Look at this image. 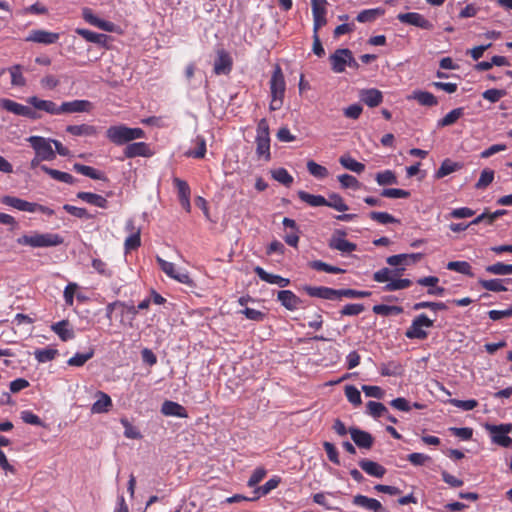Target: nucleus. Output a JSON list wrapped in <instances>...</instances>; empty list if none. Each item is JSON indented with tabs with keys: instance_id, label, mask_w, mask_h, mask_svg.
I'll use <instances>...</instances> for the list:
<instances>
[{
	"instance_id": "1",
	"label": "nucleus",
	"mask_w": 512,
	"mask_h": 512,
	"mask_svg": "<svg viewBox=\"0 0 512 512\" xmlns=\"http://www.w3.org/2000/svg\"><path fill=\"white\" fill-rule=\"evenodd\" d=\"M107 139L115 145H123L125 143L142 139L145 137L143 129L135 127L131 128L123 124L110 126L106 130Z\"/></svg>"
},
{
	"instance_id": "2",
	"label": "nucleus",
	"mask_w": 512,
	"mask_h": 512,
	"mask_svg": "<svg viewBox=\"0 0 512 512\" xmlns=\"http://www.w3.org/2000/svg\"><path fill=\"white\" fill-rule=\"evenodd\" d=\"M63 238L57 233H37L23 235L17 239V243L31 248L55 247L63 243Z\"/></svg>"
},
{
	"instance_id": "3",
	"label": "nucleus",
	"mask_w": 512,
	"mask_h": 512,
	"mask_svg": "<svg viewBox=\"0 0 512 512\" xmlns=\"http://www.w3.org/2000/svg\"><path fill=\"white\" fill-rule=\"evenodd\" d=\"M285 89L286 83L283 72L279 66H276L270 79V110L276 111L282 107Z\"/></svg>"
},
{
	"instance_id": "4",
	"label": "nucleus",
	"mask_w": 512,
	"mask_h": 512,
	"mask_svg": "<svg viewBox=\"0 0 512 512\" xmlns=\"http://www.w3.org/2000/svg\"><path fill=\"white\" fill-rule=\"evenodd\" d=\"M256 153L266 161L271 158L269 125L266 119H261L257 125Z\"/></svg>"
},
{
	"instance_id": "5",
	"label": "nucleus",
	"mask_w": 512,
	"mask_h": 512,
	"mask_svg": "<svg viewBox=\"0 0 512 512\" xmlns=\"http://www.w3.org/2000/svg\"><path fill=\"white\" fill-rule=\"evenodd\" d=\"M26 140L39 158H42L45 161H52L56 158L51 138L30 136Z\"/></svg>"
},
{
	"instance_id": "6",
	"label": "nucleus",
	"mask_w": 512,
	"mask_h": 512,
	"mask_svg": "<svg viewBox=\"0 0 512 512\" xmlns=\"http://www.w3.org/2000/svg\"><path fill=\"white\" fill-rule=\"evenodd\" d=\"M434 320L429 319L425 314L416 316L410 327L406 330L405 336L408 339L424 340L428 337L426 329L433 327Z\"/></svg>"
},
{
	"instance_id": "7",
	"label": "nucleus",
	"mask_w": 512,
	"mask_h": 512,
	"mask_svg": "<svg viewBox=\"0 0 512 512\" xmlns=\"http://www.w3.org/2000/svg\"><path fill=\"white\" fill-rule=\"evenodd\" d=\"M156 261H157L160 269L168 277H170L182 284H191L192 283L190 276L186 270L176 268L174 263L166 261L159 256L156 257Z\"/></svg>"
},
{
	"instance_id": "8",
	"label": "nucleus",
	"mask_w": 512,
	"mask_h": 512,
	"mask_svg": "<svg viewBox=\"0 0 512 512\" xmlns=\"http://www.w3.org/2000/svg\"><path fill=\"white\" fill-rule=\"evenodd\" d=\"M486 430L490 433L493 443L508 448L512 445V439L508 436L509 431L505 424L486 425Z\"/></svg>"
},
{
	"instance_id": "9",
	"label": "nucleus",
	"mask_w": 512,
	"mask_h": 512,
	"mask_svg": "<svg viewBox=\"0 0 512 512\" xmlns=\"http://www.w3.org/2000/svg\"><path fill=\"white\" fill-rule=\"evenodd\" d=\"M397 19L403 24L412 25L421 29L431 30L433 28L432 22L417 12L400 13L397 15Z\"/></svg>"
},
{
	"instance_id": "10",
	"label": "nucleus",
	"mask_w": 512,
	"mask_h": 512,
	"mask_svg": "<svg viewBox=\"0 0 512 512\" xmlns=\"http://www.w3.org/2000/svg\"><path fill=\"white\" fill-rule=\"evenodd\" d=\"M344 231L337 230L329 241V247L331 249L340 251L343 254H348L357 249V245L348 241Z\"/></svg>"
},
{
	"instance_id": "11",
	"label": "nucleus",
	"mask_w": 512,
	"mask_h": 512,
	"mask_svg": "<svg viewBox=\"0 0 512 512\" xmlns=\"http://www.w3.org/2000/svg\"><path fill=\"white\" fill-rule=\"evenodd\" d=\"M0 107L18 116L31 119H35L37 117L35 112L30 107L7 98L0 99Z\"/></svg>"
},
{
	"instance_id": "12",
	"label": "nucleus",
	"mask_w": 512,
	"mask_h": 512,
	"mask_svg": "<svg viewBox=\"0 0 512 512\" xmlns=\"http://www.w3.org/2000/svg\"><path fill=\"white\" fill-rule=\"evenodd\" d=\"M59 38V33L36 29L30 31L28 36L25 38V41L50 45L56 43L59 40Z\"/></svg>"
},
{
	"instance_id": "13",
	"label": "nucleus",
	"mask_w": 512,
	"mask_h": 512,
	"mask_svg": "<svg viewBox=\"0 0 512 512\" xmlns=\"http://www.w3.org/2000/svg\"><path fill=\"white\" fill-rule=\"evenodd\" d=\"M304 291L310 296L330 301H339V289L325 286H305Z\"/></svg>"
},
{
	"instance_id": "14",
	"label": "nucleus",
	"mask_w": 512,
	"mask_h": 512,
	"mask_svg": "<svg viewBox=\"0 0 512 512\" xmlns=\"http://www.w3.org/2000/svg\"><path fill=\"white\" fill-rule=\"evenodd\" d=\"M93 104L88 100H73L60 105L61 114L90 112Z\"/></svg>"
},
{
	"instance_id": "15",
	"label": "nucleus",
	"mask_w": 512,
	"mask_h": 512,
	"mask_svg": "<svg viewBox=\"0 0 512 512\" xmlns=\"http://www.w3.org/2000/svg\"><path fill=\"white\" fill-rule=\"evenodd\" d=\"M232 69V58L224 49L217 51V58L214 62V73L217 75H226Z\"/></svg>"
},
{
	"instance_id": "16",
	"label": "nucleus",
	"mask_w": 512,
	"mask_h": 512,
	"mask_svg": "<svg viewBox=\"0 0 512 512\" xmlns=\"http://www.w3.org/2000/svg\"><path fill=\"white\" fill-rule=\"evenodd\" d=\"M277 300L289 311L299 309L302 304V300L290 290H280L277 293Z\"/></svg>"
},
{
	"instance_id": "17",
	"label": "nucleus",
	"mask_w": 512,
	"mask_h": 512,
	"mask_svg": "<svg viewBox=\"0 0 512 512\" xmlns=\"http://www.w3.org/2000/svg\"><path fill=\"white\" fill-rule=\"evenodd\" d=\"M35 109L44 111L50 115H61L60 106L51 100H42L36 96H31L27 99Z\"/></svg>"
},
{
	"instance_id": "18",
	"label": "nucleus",
	"mask_w": 512,
	"mask_h": 512,
	"mask_svg": "<svg viewBox=\"0 0 512 512\" xmlns=\"http://www.w3.org/2000/svg\"><path fill=\"white\" fill-rule=\"evenodd\" d=\"M353 504L355 506L361 507L365 510L372 512H387V510L382 506V504L374 498H369L364 495H356L353 498Z\"/></svg>"
},
{
	"instance_id": "19",
	"label": "nucleus",
	"mask_w": 512,
	"mask_h": 512,
	"mask_svg": "<svg viewBox=\"0 0 512 512\" xmlns=\"http://www.w3.org/2000/svg\"><path fill=\"white\" fill-rule=\"evenodd\" d=\"M153 152L151 151L148 144L145 142H135L128 144L124 149V156L126 158H134V157H151Z\"/></svg>"
},
{
	"instance_id": "20",
	"label": "nucleus",
	"mask_w": 512,
	"mask_h": 512,
	"mask_svg": "<svg viewBox=\"0 0 512 512\" xmlns=\"http://www.w3.org/2000/svg\"><path fill=\"white\" fill-rule=\"evenodd\" d=\"M360 100L368 107L373 108L380 105L383 101V94L376 88L362 89L359 92Z\"/></svg>"
},
{
	"instance_id": "21",
	"label": "nucleus",
	"mask_w": 512,
	"mask_h": 512,
	"mask_svg": "<svg viewBox=\"0 0 512 512\" xmlns=\"http://www.w3.org/2000/svg\"><path fill=\"white\" fill-rule=\"evenodd\" d=\"M349 433L352 440L359 448L370 449L374 443L372 435L358 428H350Z\"/></svg>"
},
{
	"instance_id": "22",
	"label": "nucleus",
	"mask_w": 512,
	"mask_h": 512,
	"mask_svg": "<svg viewBox=\"0 0 512 512\" xmlns=\"http://www.w3.org/2000/svg\"><path fill=\"white\" fill-rule=\"evenodd\" d=\"M254 272L257 274V276L262 280L269 284H275L281 288H285L289 285L290 280L287 278H284L280 275H275L266 272L262 267L256 266L254 268Z\"/></svg>"
},
{
	"instance_id": "23",
	"label": "nucleus",
	"mask_w": 512,
	"mask_h": 512,
	"mask_svg": "<svg viewBox=\"0 0 512 512\" xmlns=\"http://www.w3.org/2000/svg\"><path fill=\"white\" fill-rule=\"evenodd\" d=\"M1 202L19 211L34 213L35 203L28 202L21 198L6 195L2 197Z\"/></svg>"
},
{
	"instance_id": "24",
	"label": "nucleus",
	"mask_w": 512,
	"mask_h": 512,
	"mask_svg": "<svg viewBox=\"0 0 512 512\" xmlns=\"http://www.w3.org/2000/svg\"><path fill=\"white\" fill-rule=\"evenodd\" d=\"M422 257L423 254L421 253L397 254L389 256L386 261L391 266H405L418 262Z\"/></svg>"
},
{
	"instance_id": "25",
	"label": "nucleus",
	"mask_w": 512,
	"mask_h": 512,
	"mask_svg": "<svg viewBox=\"0 0 512 512\" xmlns=\"http://www.w3.org/2000/svg\"><path fill=\"white\" fill-rule=\"evenodd\" d=\"M358 464L360 468L369 476L382 478L386 474V468L375 461L369 459H361Z\"/></svg>"
},
{
	"instance_id": "26",
	"label": "nucleus",
	"mask_w": 512,
	"mask_h": 512,
	"mask_svg": "<svg viewBox=\"0 0 512 512\" xmlns=\"http://www.w3.org/2000/svg\"><path fill=\"white\" fill-rule=\"evenodd\" d=\"M349 53V49L343 48V49H337L331 56V66L332 70L335 73H342L345 71V68L347 66V56Z\"/></svg>"
},
{
	"instance_id": "27",
	"label": "nucleus",
	"mask_w": 512,
	"mask_h": 512,
	"mask_svg": "<svg viewBox=\"0 0 512 512\" xmlns=\"http://www.w3.org/2000/svg\"><path fill=\"white\" fill-rule=\"evenodd\" d=\"M161 413L165 416L187 418L188 413L186 409L177 402L166 400L161 406Z\"/></svg>"
},
{
	"instance_id": "28",
	"label": "nucleus",
	"mask_w": 512,
	"mask_h": 512,
	"mask_svg": "<svg viewBox=\"0 0 512 512\" xmlns=\"http://www.w3.org/2000/svg\"><path fill=\"white\" fill-rule=\"evenodd\" d=\"M98 399L93 403L91 412L94 414L106 413L112 407V400L110 396L102 391L96 393Z\"/></svg>"
},
{
	"instance_id": "29",
	"label": "nucleus",
	"mask_w": 512,
	"mask_h": 512,
	"mask_svg": "<svg viewBox=\"0 0 512 512\" xmlns=\"http://www.w3.org/2000/svg\"><path fill=\"white\" fill-rule=\"evenodd\" d=\"M439 282V278L436 276H427L423 278H419L417 283L421 286L428 287L427 293L433 296H443L445 293V288L438 287L437 284Z\"/></svg>"
},
{
	"instance_id": "30",
	"label": "nucleus",
	"mask_w": 512,
	"mask_h": 512,
	"mask_svg": "<svg viewBox=\"0 0 512 512\" xmlns=\"http://www.w3.org/2000/svg\"><path fill=\"white\" fill-rule=\"evenodd\" d=\"M408 99L416 100L420 105L432 107L438 104L437 98L430 92L415 90Z\"/></svg>"
},
{
	"instance_id": "31",
	"label": "nucleus",
	"mask_w": 512,
	"mask_h": 512,
	"mask_svg": "<svg viewBox=\"0 0 512 512\" xmlns=\"http://www.w3.org/2000/svg\"><path fill=\"white\" fill-rule=\"evenodd\" d=\"M77 198L99 208H107L108 201L105 197L91 192H78Z\"/></svg>"
},
{
	"instance_id": "32",
	"label": "nucleus",
	"mask_w": 512,
	"mask_h": 512,
	"mask_svg": "<svg viewBox=\"0 0 512 512\" xmlns=\"http://www.w3.org/2000/svg\"><path fill=\"white\" fill-rule=\"evenodd\" d=\"M51 329L62 341H68L75 337L74 331L69 327V322L67 320H62L52 324Z\"/></svg>"
},
{
	"instance_id": "33",
	"label": "nucleus",
	"mask_w": 512,
	"mask_h": 512,
	"mask_svg": "<svg viewBox=\"0 0 512 512\" xmlns=\"http://www.w3.org/2000/svg\"><path fill=\"white\" fill-rule=\"evenodd\" d=\"M73 169L84 175V176H87L91 179H94V180H102V181H105L106 180V176L103 172L91 167V166H87V165H83V164H80V163H75L73 165Z\"/></svg>"
},
{
	"instance_id": "34",
	"label": "nucleus",
	"mask_w": 512,
	"mask_h": 512,
	"mask_svg": "<svg viewBox=\"0 0 512 512\" xmlns=\"http://www.w3.org/2000/svg\"><path fill=\"white\" fill-rule=\"evenodd\" d=\"M41 170L56 181L63 182L66 184H74L76 182V179L71 174L49 168L46 165H42Z\"/></svg>"
},
{
	"instance_id": "35",
	"label": "nucleus",
	"mask_w": 512,
	"mask_h": 512,
	"mask_svg": "<svg viewBox=\"0 0 512 512\" xmlns=\"http://www.w3.org/2000/svg\"><path fill=\"white\" fill-rule=\"evenodd\" d=\"M511 279H490V280H479V284L482 288L492 292H503L507 291L505 283H510Z\"/></svg>"
},
{
	"instance_id": "36",
	"label": "nucleus",
	"mask_w": 512,
	"mask_h": 512,
	"mask_svg": "<svg viewBox=\"0 0 512 512\" xmlns=\"http://www.w3.org/2000/svg\"><path fill=\"white\" fill-rule=\"evenodd\" d=\"M76 33L82 36L86 41L100 45H105L108 39L106 34L96 33L87 29L78 28Z\"/></svg>"
},
{
	"instance_id": "37",
	"label": "nucleus",
	"mask_w": 512,
	"mask_h": 512,
	"mask_svg": "<svg viewBox=\"0 0 512 512\" xmlns=\"http://www.w3.org/2000/svg\"><path fill=\"white\" fill-rule=\"evenodd\" d=\"M66 131L74 136H94L97 133L96 127L88 124L69 125Z\"/></svg>"
},
{
	"instance_id": "38",
	"label": "nucleus",
	"mask_w": 512,
	"mask_h": 512,
	"mask_svg": "<svg viewBox=\"0 0 512 512\" xmlns=\"http://www.w3.org/2000/svg\"><path fill=\"white\" fill-rule=\"evenodd\" d=\"M464 115V108L459 107L451 110L442 119L438 120L437 127L442 128L453 125Z\"/></svg>"
},
{
	"instance_id": "39",
	"label": "nucleus",
	"mask_w": 512,
	"mask_h": 512,
	"mask_svg": "<svg viewBox=\"0 0 512 512\" xmlns=\"http://www.w3.org/2000/svg\"><path fill=\"white\" fill-rule=\"evenodd\" d=\"M298 197L301 201L312 207H320L326 205V198L322 195H313L305 191H298Z\"/></svg>"
},
{
	"instance_id": "40",
	"label": "nucleus",
	"mask_w": 512,
	"mask_h": 512,
	"mask_svg": "<svg viewBox=\"0 0 512 512\" xmlns=\"http://www.w3.org/2000/svg\"><path fill=\"white\" fill-rule=\"evenodd\" d=\"M340 164L345 168L355 173H362L365 170V165L358 162L354 158H352L350 155H342L339 158Z\"/></svg>"
},
{
	"instance_id": "41",
	"label": "nucleus",
	"mask_w": 512,
	"mask_h": 512,
	"mask_svg": "<svg viewBox=\"0 0 512 512\" xmlns=\"http://www.w3.org/2000/svg\"><path fill=\"white\" fill-rule=\"evenodd\" d=\"M366 414L373 417L374 419H379L387 414V408L381 402L369 401L366 404Z\"/></svg>"
},
{
	"instance_id": "42",
	"label": "nucleus",
	"mask_w": 512,
	"mask_h": 512,
	"mask_svg": "<svg viewBox=\"0 0 512 512\" xmlns=\"http://www.w3.org/2000/svg\"><path fill=\"white\" fill-rule=\"evenodd\" d=\"M280 483V478L277 476L269 479L264 485L257 487L254 491L255 496L251 498V500H257L261 496H265L269 494L273 489H275Z\"/></svg>"
},
{
	"instance_id": "43",
	"label": "nucleus",
	"mask_w": 512,
	"mask_h": 512,
	"mask_svg": "<svg viewBox=\"0 0 512 512\" xmlns=\"http://www.w3.org/2000/svg\"><path fill=\"white\" fill-rule=\"evenodd\" d=\"M384 14V9L382 8H373V9H366L361 11L356 19L360 23H370L374 22L378 17L382 16Z\"/></svg>"
},
{
	"instance_id": "44",
	"label": "nucleus",
	"mask_w": 512,
	"mask_h": 512,
	"mask_svg": "<svg viewBox=\"0 0 512 512\" xmlns=\"http://www.w3.org/2000/svg\"><path fill=\"white\" fill-rule=\"evenodd\" d=\"M193 143L195 145V149H191L189 151L186 152V155L188 157H193V158H197V159H201L205 156L206 154V141L204 139L203 136H197L194 140H193Z\"/></svg>"
},
{
	"instance_id": "45",
	"label": "nucleus",
	"mask_w": 512,
	"mask_h": 512,
	"mask_svg": "<svg viewBox=\"0 0 512 512\" xmlns=\"http://www.w3.org/2000/svg\"><path fill=\"white\" fill-rule=\"evenodd\" d=\"M271 176L277 182L289 187L293 183V177L285 168H277L271 170Z\"/></svg>"
},
{
	"instance_id": "46",
	"label": "nucleus",
	"mask_w": 512,
	"mask_h": 512,
	"mask_svg": "<svg viewBox=\"0 0 512 512\" xmlns=\"http://www.w3.org/2000/svg\"><path fill=\"white\" fill-rule=\"evenodd\" d=\"M447 269L470 277L473 276L472 267L466 261H451L447 264Z\"/></svg>"
},
{
	"instance_id": "47",
	"label": "nucleus",
	"mask_w": 512,
	"mask_h": 512,
	"mask_svg": "<svg viewBox=\"0 0 512 512\" xmlns=\"http://www.w3.org/2000/svg\"><path fill=\"white\" fill-rule=\"evenodd\" d=\"M372 310L375 314L381 316L399 315L403 312L400 306H389L385 304L374 305Z\"/></svg>"
},
{
	"instance_id": "48",
	"label": "nucleus",
	"mask_w": 512,
	"mask_h": 512,
	"mask_svg": "<svg viewBox=\"0 0 512 512\" xmlns=\"http://www.w3.org/2000/svg\"><path fill=\"white\" fill-rule=\"evenodd\" d=\"M486 272L493 275H510L512 274V264H505L502 262H497L492 265L486 267Z\"/></svg>"
},
{
	"instance_id": "49",
	"label": "nucleus",
	"mask_w": 512,
	"mask_h": 512,
	"mask_svg": "<svg viewBox=\"0 0 512 512\" xmlns=\"http://www.w3.org/2000/svg\"><path fill=\"white\" fill-rule=\"evenodd\" d=\"M376 182L381 185H395L398 183L395 173L391 170H384L376 174Z\"/></svg>"
},
{
	"instance_id": "50",
	"label": "nucleus",
	"mask_w": 512,
	"mask_h": 512,
	"mask_svg": "<svg viewBox=\"0 0 512 512\" xmlns=\"http://www.w3.org/2000/svg\"><path fill=\"white\" fill-rule=\"evenodd\" d=\"M9 73L11 75L12 86L22 87L26 84V79L23 76L21 65L17 64L10 67Z\"/></svg>"
},
{
	"instance_id": "51",
	"label": "nucleus",
	"mask_w": 512,
	"mask_h": 512,
	"mask_svg": "<svg viewBox=\"0 0 512 512\" xmlns=\"http://www.w3.org/2000/svg\"><path fill=\"white\" fill-rule=\"evenodd\" d=\"M57 354L58 351L53 348L37 349L34 352V357L39 363H46L52 361Z\"/></svg>"
},
{
	"instance_id": "52",
	"label": "nucleus",
	"mask_w": 512,
	"mask_h": 512,
	"mask_svg": "<svg viewBox=\"0 0 512 512\" xmlns=\"http://www.w3.org/2000/svg\"><path fill=\"white\" fill-rule=\"evenodd\" d=\"M331 207L339 212H345L348 210V206L344 202L343 198L338 194H331L328 199H326V205Z\"/></svg>"
},
{
	"instance_id": "53",
	"label": "nucleus",
	"mask_w": 512,
	"mask_h": 512,
	"mask_svg": "<svg viewBox=\"0 0 512 512\" xmlns=\"http://www.w3.org/2000/svg\"><path fill=\"white\" fill-rule=\"evenodd\" d=\"M310 267L317 271H324L326 273H332V274H339V273H343L345 271L344 269H342L340 267L329 265L320 260L312 261L310 263Z\"/></svg>"
},
{
	"instance_id": "54",
	"label": "nucleus",
	"mask_w": 512,
	"mask_h": 512,
	"mask_svg": "<svg viewBox=\"0 0 512 512\" xmlns=\"http://www.w3.org/2000/svg\"><path fill=\"white\" fill-rule=\"evenodd\" d=\"M426 308L430 309L434 312H437V311H441V310H446L447 305L443 302H430V301H422V302L415 303L413 305V310H415V311H418L421 309H426Z\"/></svg>"
},
{
	"instance_id": "55",
	"label": "nucleus",
	"mask_w": 512,
	"mask_h": 512,
	"mask_svg": "<svg viewBox=\"0 0 512 512\" xmlns=\"http://www.w3.org/2000/svg\"><path fill=\"white\" fill-rule=\"evenodd\" d=\"M459 165L455 162H452L451 160L449 159H445L440 168L437 170L435 176L436 178H443L451 173H453L454 171H456L458 169Z\"/></svg>"
},
{
	"instance_id": "56",
	"label": "nucleus",
	"mask_w": 512,
	"mask_h": 512,
	"mask_svg": "<svg viewBox=\"0 0 512 512\" xmlns=\"http://www.w3.org/2000/svg\"><path fill=\"white\" fill-rule=\"evenodd\" d=\"M369 217L380 223V224H392V223H399V220L396 219L394 216H392L391 214L387 213V212H376V211H373L369 214Z\"/></svg>"
},
{
	"instance_id": "57",
	"label": "nucleus",
	"mask_w": 512,
	"mask_h": 512,
	"mask_svg": "<svg viewBox=\"0 0 512 512\" xmlns=\"http://www.w3.org/2000/svg\"><path fill=\"white\" fill-rule=\"evenodd\" d=\"M307 169L316 178L323 179L328 176L327 168L312 160L307 162Z\"/></svg>"
},
{
	"instance_id": "58",
	"label": "nucleus",
	"mask_w": 512,
	"mask_h": 512,
	"mask_svg": "<svg viewBox=\"0 0 512 512\" xmlns=\"http://www.w3.org/2000/svg\"><path fill=\"white\" fill-rule=\"evenodd\" d=\"M412 284L409 279H393L384 286V291H397L410 287Z\"/></svg>"
},
{
	"instance_id": "59",
	"label": "nucleus",
	"mask_w": 512,
	"mask_h": 512,
	"mask_svg": "<svg viewBox=\"0 0 512 512\" xmlns=\"http://www.w3.org/2000/svg\"><path fill=\"white\" fill-rule=\"evenodd\" d=\"M345 396L354 406H359L362 403L360 391L353 385H347L345 387Z\"/></svg>"
},
{
	"instance_id": "60",
	"label": "nucleus",
	"mask_w": 512,
	"mask_h": 512,
	"mask_svg": "<svg viewBox=\"0 0 512 512\" xmlns=\"http://www.w3.org/2000/svg\"><path fill=\"white\" fill-rule=\"evenodd\" d=\"M93 354L92 350L86 353H76L67 363L69 366L81 367L93 357Z\"/></svg>"
},
{
	"instance_id": "61",
	"label": "nucleus",
	"mask_w": 512,
	"mask_h": 512,
	"mask_svg": "<svg viewBox=\"0 0 512 512\" xmlns=\"http://www.w3.org/2000/svg\"><path fill=\"white\" fill-rule=\"evenodd\" d=\"M381 196L393 199H405L410 196V192L399 188H385L382 190Z\"/></svg>"
},
{
	"instance_id": "62",
	"label": "nucleus",
	"mask_w": 512,
	"mask_h": 512,
	"mask_svg": "<svg viewBox=\"0 0 512 512\" xmlns=\"http://www.w3.org/2000/svg\"><path fill=\"white\" fill-rule=\"evenodd\" d=\"M371 295L370 291H358L354 289H339V301L343 298L359 299L366 298Z\"/></svg>"
},
{
	"instance_id": "63",
	"label": "nucleus",
	"mask_w": 512,
	"mask_h": 512,
	"mask_svg": "<svg viewBox=\"0 0 512 512\" xmlns=\"http://www.w3.org/2000/svg\"><path fill=\"white\" fill-rule=\"evenodd\" d=\"M494 180V171L491 169H484L476 183V188L483 189L492 183Z\"/></svg>"
},
{
	"instance_id": "64",
	"label": "nucleus",
	"mask_w": 512,
	"mask_h": 512,
	"mask_svg": "<svg viewBox=\"0 0 512 512\" xmlns=\"http://www.w3.org/2000/svg\"><path fill=\"white\" fill-rule=\"evenodd\" d=\"M327 0H311L312 7V15L316 16H326L327 15Z\"/></svg>"
}]
</instances>
